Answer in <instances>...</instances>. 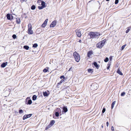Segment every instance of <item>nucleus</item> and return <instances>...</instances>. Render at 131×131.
<instances>
[{
	"mask_svg": "<svg viewBox=\"0 0 131 131\" xmlns=\"http://www.w3.org/2000/svg\"><path fill=\"white\" fill-rule=\"evenodd\" d=\"M89 35L90 37V38H99L101 34L96 32H91L89 33Z\"/></svg>",
	"mask_w": 131,
	"mask_h": 131,
	"instance_id": "nucleus-1",
	"label": "nucleus"
},
{
	"mask_svg": "<svg viewBox=\"0 0 131 131\" xmlns=\"http://www.w3.org/2000/svg\"><path fill=\"white\" fill-rule=\"evenodd\" d=\"M106 41V40L104 39L100 42L96 44V47L98 48H101L104 45Z\"/></svg>",
	"mask_w": 131,
	"mask_h": 131,
	"instance_id": "nucleus-2",
	"label": "nucleus"
},
{
	"mask_svg": "<svg viewBox=\"0 0 131 131\" xmlns=\"http://www.w3.org/2000/svg\"><path fill=\"white\" fill-rule=\"evenodd\" d=\"M73 55L75 61L77 62H79L80 59L79 54L76 52H75L73 53Z\"/></svg>",
	"mask_w": 131,
	"mask_h": 131,
	"instance_id": "nucleus-3",
	"label": "nucleus"
},
{
	"mask_svg": "<svg viewBox=\"0 0 131 131\" xmlns=\"http://www.w3.org/2000/svg\"><path fill=\"white\" fill-rule=\"evenodd\" d=\"M83 30L82 29L76 30L75 31L76 32L77 35L79 37H80L82 35V34H81V32H83Z\"/></svg>",
	"mask_w": 131,
	"mask_h": 131,
	"instance_id": "nucleus-4",
	"label": "nucleus"
},
{
	"mask_svg": "<svg viewBox=\"0 0 131 131\" xmlns=\"http://www.w3.org/2000/svg\"><path fill=\"white\" fill-rule=\"evenodd\" d=\"M93 52L92 51H89L87 53V57H86V59H89L91 56L93 54Z\"/></svg>",
	"mask_w": 131,
	"mask_h": 131,
	"instance_id": "nucleus-5",
	"label": "nucleus"
},
{
	"mask_svg": "<svg viewBox=\"0 0 131 131\" xmlns=\"http://www.w3.org/2000/svg\"><path fill=\"white\" fill-rule=\"evenodd\" d=\"M91 86H92L93 89L95 90L97 89L98 87V84H97L95 83L91 85Z\"/></svg>",
	"mask_w": 131,
	"mask_h": 131,
	"instance_id": "nucleus-6",
	"label": "nucleus"
},
{
	"mask_svg": "<svg viewBox=\"0 0 131 131\" xmlns=\"http://www.w3.org/2000/svg\"><path fill=\"white\" fill-rule=\"evenodd\" d=\"M48 19H47L45 20L44 23L41 25L42 27L44 28L47 25V22L48 21Z\"/></svg>",
	"mask_w": 131,
	"mask_h": 131,
	"instance_id": "nucleus-7",
	"label": "nucleus"
},
{
	"mask_svg": "<svg viewBox=\"0 0 131 131\" xmlns=\"http://www.w3.org/2000/svg\"><path fill=\"white\" fill-rule=\"evenodd\" d=\"M56 25V21L55 20L53 21L50 25V27H53Z\"/></svg>",
	"mask_w": 131,
	"mask_h": 131,
	"instance_id": "nucleus-8",
	"label": "nucleus"
},
{
	"mask_svg": "<svg viewBox=\"0 0 131 131\" xmlns=\"http://www.w3.org/2000/svg\"><path fill=\"white\" fill-rule=\"evenodd\" d=\"M32 28H28V33L29 34H33V31L31 30Z\"/></svg>",
	"mask_w": 131,
	"mask_h": 131,
	"instance_id": "nucleus-9",
	"label": "nucleus"
},
{
	"mask_svg": "<svg viewBox=\"0 0 131 131\" xmlns=\"http://www.w3.org/2000/svg\"><path fill=\"white\" fill-rule=\"evenodd\" d=\"M63 110L64 111L63 112L66 113L68 111V109L67 107L63 106Z\"/></svg>",
	"mask_w": 131,
	"mask_h": 131,
	"instance_id": "nucleus-10",
	"label": "nucleus"
},
{
	"mask_svg": "<svg viewBox=\"0 0 131 131\" xmlns=\"http://www.w3.org/2000/svg\"><path fill=\"white\" fill-rule=\"evenodd\" d=\"M7 65V62L6 63H2L1 66L2 67V68H4L5 67L6 65Z\"/></svg>",
	"mask_w": 131,
	"mask_h": 131,
	"instance_id": "nucleus-11",
	"label": "nucleus"
},
{
	"mask_svg": "<svg viewBox=\"0 0 131 131\" xmlns=\"http://www.w3.org/2000/svg\"><path fill=\"white\" fill-rule=\"evenodd\" d=\"M41 5L42 6L44 7V8L46 7V6L45 5V3L43 1H42L41 2Z\"/></svg>",
	"mask_w": 131,
	"mask_h": 131,
	"instance_id": "nucleus-12",
	"label": "nucleus"
},
{
	"mask_svg": "<svg viewBox=\"0 0 131 131\" xmlns=\"http://www.w3.org/2000/svg\"><path fill=\"white\" fill-rule=\"evenodd\" d=\"M94 65L97 69L99 68V66L98 65L97 63L96 62H94Z\"/></svg>",
	"mask_w": 131,
	"mask_h": 131,
	"instance_id": "nucleus-13",
	"label": "nucleus"
},
{
	"mask_svg": "<svg viewBox=\"0 0 131 131\" xmlns=\"http://www.w3.org/2000/svg\"><path fill=\"white\" fill-rule=\"evenodd\" d=\"M6 17L7 19L8 20H10V15L9 14H7L6 15Z\"/></svg>",
	"mask_w": 131,
	"mask_h": 131,
	"instance_id": "nucleus-14",
	"label": "nucleus"
},
{
	"mask_svg": "<svg viewBox=\"0 0 131 131\" xmlns=\"http://www.w3.org/2000/svg\"><path fill=\"white\" fill-rule=\"evenodd\" d=\"M117 72L118 73V74H120V75H123V73L121 72L120 71L119 69H118V70H117Z\"/></svg>",
	"mask_w": 131,
	"mask_h": 131,
	"instance_id": "nucleus-15",
	"label": "nucleus"
},
{
	"mask_svg": "<svg viewBox=\"0 0 131 131\" xmlns=\"http://www.w3.org/2000/svg\"><path fill=\"white\" fill-rule=\"evenodd\" d=\"M115 102L116 101H114L112 103L111 106V108L112 109L113 108L114 105L115 103Z\"/></svg>",
	"mask_w": 131,
	"mask_h": 131,
	"instance_id": "nucleus-16",
	"label": "nucleus"
},
{
	"mask_svg": "<svg viewBox=\"0 0 131 131\" xmlns=\"http://www.w3.org/2000/svg\"><path fill=\"white\" fill-rule=\"evenodd\" d=\"M43 95L45 96H47L48 95V94L47 92H43Z\"/></svg>",
	"mask_w": 131,
	"mask_h": 131,
	"instance_id": "nucleus-17",
	"label": "nucleus"
},
{
	"mask_svg": "<svg viewBox=\"0 0 131 131\" xmlns=\"http://www.w3.org/2000/svg\"><path fill=\"white\" fill-rule=\"evenodd\" d=\"M55 121L54 120H52L51 121L50 123V124L51 125V126L53 125L55 123Z\"/></svg>",
	"mask_w": 131,
	"mask_h": 131,
	"instance_id": "nucleus-18",
	"label": "nucleus"
},
{
	"mask_svg": "<svg viewBox=\"0 0 131 131\" xmlns=\"http://www.w3.org/2000/svg\"><path fill=\"white\" fill-rule=\"evenodd\" d=\"M37 97V96L36 95H33L32 96V100H36Z\"/></svg>",
	"mask_w": 131,
	"mask_h": 131,
	"instance_id": "nucleus-19",
	"label": "nucleus"
},
{
	"mask_svg": "<svg viewBox=\"0 0 131 131\" xmlns=\"http://www.w3.org/2000/svg\"><path fill=\"white\" fill-rule=\"evenodd\" d=\"M88 71L89 73H92L93 72V70L91 69H89L88 70Z\"/></svg>",
	"mask_w": 131,
	"mask_h": 131,
	"instance_id": "nucleus-20",
	"label": "nucleus"
},
{
	"mask_svg": "<svg viewBox=\"0 0 131 131\" xmlns=\"http://www.w3.org/2000/svg\"><path fill=\"white\" fill-rule=\"evenodd\" d=\"M23 47L24 49H25L27 50H28L29 48V47L27 46H24Z\"/></svg>",
	"mask_w": 131,
	"mask_h": 131,
	"instance_id": "nucleus-21",
	"label": "nucleus"
},
{
	"mask_svg": "<svg viewBox=\"0 0 131 131\" xmlns=\"http://www.w3.org/2000/svg\"><path fill=\"white\" fill-rule=\"evenodd\" d=\"M16 19V23L18 24H19L20 23V20L19 18H17Z\"/></svg>",
	"mask_w": 131,
	"mask_h": 131,
	"instance_id": "nucleus-22",
	"label": "nucleus"
},
{
	"mask_svg": "<svg viewBox=\"0 0 131 131\" xmlns=\"http://www.w3.org/2000/svg\"><path fill=\"white\" fill-rule=\"evenodd\" d=\"M27 115H24L23 117V120H24L26 119H27Z\"/></svg>",
	"mask_w": 131,
	"mask_h": 131,
	"instance_id": "nucleus-23",
	"label": "nucleus"
},
{
	"mask_svg": "<svg viewBox=\"0 0 131 131\" xmlns=\"http://www.w3.org/2000/svg\"><path fill=\"white\" fill-rule=\"evenodd\" d=\"M59 113L58 112H56L55 114L56 116L57 117H58L59 115Z\"/></svg>",
	"mask_w": 131,
	"mask_h": 131,
	"instance_id": "nucleus-24",
	"label": "nucleus"
},
{
	"mask_svg": "<svg viewBox=\"0 0 131 131\" xmlns=\"http://www.w3.org/2000/svg\"><path fill=\"white\" fill-rule=\"evenodd\" d=\"M36 8V7L34 5H32L31 7V8L32 10H34Z\"/></svg>",
	"mask_w": 131,
	"mask_h": 131,
	"instance_id": "nucleus-25",
	"label": "nucleus"
},
{
	"mask_svg": "<svg viewBox=\"0 0 131 131\" xmlns=\"http://www.w3.org/2000/svg\"><path fill=\"white\" fill-rule=\"evenodd\" d=\"M38 46V45L37 43L34 44L33 46V47L36 48Z\"/></svg>",
	"mask_w": 131,
	"mask_h": 131,
	"instance_id": "nucleus-26",
	"label": "nucleus"
},
{
	"mask_svg": "<svg viewBox=\"0 0 131 131\" xmlns=\"http://www.w3.org/2000/svg\"><path fill=\"white\" fill-rule=\"evenodd\" d=\"M32 103V102L31 100H29L28 101V104H31Z\"/></svg>",
	"mask_w": 131,
	"mask_h": 131,
	"instance_id": "nucleus-27",
	"label": "nucleus"
},
{
	"mask_svg": "<svg viewBox=\"0 0 131 131\" xmlns=\"http://www.w3.org/2000/svg\"><path fill=\"white\" fill-rule=\"evenodd\" d=\"M126 46V45H124L123 46H122V49H121L122 50H123L124 49V48H125V46Z\"/></svg>",
	"mask_w": 131,
	"mask_h": 131,
	"instance_id": "nucleus-28",
	"label": "nucleus"
},
{
	"mask_svg": "<svg viewBox=\"0 0 131 131\" xmlns=\"http://www.w3.org/2000/svg\"><path fill=\"white\" fill-rule=\"evenodd\" d=\"M56 111H57L58 112H59V113L61 112V109L59 108H57V109H56Z\"/></svg>",
	"mask_w": 131,
	"mask_h": 131,
	"instance_id": "nucleus-29",
	"label": "nucleus"
},
{
	"mask_svg": "<svg viewBox=\"0 0 131 131\" xmlns=\"http://www.w3.org/2000/svg\"><path fill=\"white\" fill-rule=\"evenodd\" d=\"M64 80H61L60 82H59L58 83V84H61L64 81Z\"/></svg>",
	"mask_w": 131,
	"mask_h": 131,
	"instance_id": "nucleus-30",
	"label": "nucleus"
},
{
	"mask_svg": "<svg viewBox=\"0 0 131 131\" xmlns=\"http://www.w3.org/2000/svg\"><path fill=\"white\" fill-rule=\"evenodd\" d=\"M28 28H32L31 24L30 23L28 25Z\"/></svg>",
	"mask_w": 131,
	"mask_h": 131,
	"instance_id": "nucleus-31",
	"label": "nucleus"
},
{
	"mask_svg": "<svg viewBox=\"0 0 131 131\" xmlns=\"http://www.w3.org/2000/svg\"><path fill=\"white\" fill-rule=\"evenodd\" d=\"M108 58L106 57V58L104 60V61L105 62H107L108 61Z\"/></svg>",
	"mask_w": 131,
	"mask_h": 131,
	"instance_id": "nucleus-32",
	"label": "nucleus"
},
{
	"mask_svg": "<svg viewBox=\"0 0 131 131\" xmlns=\"http://www.w3.org/2000/svg\"><path fill=\"white\" fill-rule=\"evenodd\" d=\"M12 37L13 39H15L16 38V35H15V34H14V35H13L12 36Z\"/></svg>",
	"mask_w": 131,
	"mask_h": 131,
	"instance_id": "nucleus-33",
	"label": "nucleus"
},
{
	"mask_svg": "<svg viewBox=\"0 0 131 131\" xmlns=\"http://www.w3.org/2000/svg\"><path fill=\"white\" fill-rule=\"evenodd\" d=\"M48 71V70L47 69H45L43 70V71L44 72L46 73V72H47Z\"/></svg>",
	"mask_w": 131,
	"mask_h": 131,
	"instance_id": "nucleus-34",
	"label": "nucleus"
},
{
	"mask_svg": "<svg viewBox=\"0 0 131 131\" xmlns=\"http://www.w3.org/2000/svg\"><path fill=\"white\" fill-rule=\"evenodd\" d=\"M44 7L42 6H39L38 8L39 9H41L44 8Z\"/></svg>",
	"mask_w": 131,
	"mask_h": 131,
	"instance_id": "nucleus-35",
	"label": "nucleus"
},
{
	"mask_svg": "<svg viewBox=\"0 0 131 131\" xmlns=\"http://www.w3.org/2000/svg\"><path fill=\"white\" fill-rule=\"evenodd\" d=\"M60 79H65V77L64 76L62 75L60 77Z\"/></svg>",
	"mask_w": 131,
	"mask_h": 131,
	"instance_id": "nucleus-36",
	"label": "nucleus"
},
{
	"mask_svg": "<svg viewBox=\"0 0 131 131\" xmlns=\"http://www.w3.org/2000/svg\"><path fill=\"white\" fill-rule=\"evenodd\" d=\"M19 113L21 114L23 113V111L22 110H19Z\"/></svg>",
	"mask_w": 131,
	"mask_h": 131,
	"instance_id": "nucleus-37",
	"label": "nucleus"
},
{
	"mask_svg": "<svg viewBox=\"0 0 131 131\" xmlns=\"http://www.w3.org/2000/svg\"><path fill=\"white\" fill-rule=\"evenodd\" d=\"M125 92H124L122 93L121 94V96H123L125 95Z\"/></svg>",
	"mask_w": 131,
	"mask_h": 131,
	"instance_id": "nucleus-38",
	"label": "nucleus"
},
{
	"mask_svg": "<svg viewBox=\"0 0 131 131\" xmlns=\"http://www.w3.org/2000/svg\"><path fill=\"white\" fill-rule=\"evenodd\" d=\"M32 114H30L28 115H27V118L30 117L31 116Z\"/></svg>",
	"mask_w": 131,
	"mask_h": 131,
	"instance_id": "nucleus-39",
	"label": "nucleus"
},
{
	"mask_svg": "<svg viewBox=\"0 0 131 131\" xmlns=\"http://www.w3.org/2000/svg\"><path fill=\"white\" fill-rule=\"evenodd\" d=\"M42 1L41 0H38L37 1V2L39 4H40V3H41V2Z\"/></svg>",
	"mask_w": 131,
	"mask_h": 131,
	"instance_id": "nucleus-40",
	"label": "nucleus"
},
{
	"mask_svg": "<svg viewBox=\"0 0 131 131\" xmlns=\"http://www.w3.org/2000/svg\"><path fill=\"white\" fill-rule=\"evenodd\" d=\"M118 0H115V4H116L118 3Z\"/></svg>",
	"mask_w": 131,
	"mask_h": 131,
	"instance_id": "nucleus-41",
	"label": "nucleus"
},
{
	"mask_svg": "<svg viewBox=\"0 0 131 131\" xmlns=\"http://www.w3.org/2000/svg\"><path fill=\"white\" fill-rule=\"evenodd\" d=\"M105 110H106L105 108H103L102 111V113H104L105 111Z\"/></svg>",
	"mask_w": 131,
	"mask_h": 131,
	"instance_id": "nucleus-42",
	"label": "nucleus"
},
{
	"mask_svg": "<svg viewBox=\"0 0 131 131\" xmlns=\"http://www.w3.org/2000/svg\"><path fill=\"white\" fill-rule=\"evenodd\" d=\"M111 129H112V131H114V128L112 126V127Z\"/></svg>",
	"mask_w": 131,
	"mask_h": 131,
	"instance_id": "nucleus-43",
	"label": "nucleus"
},
{
	"mask_svg": "<svg viewBox=\"0 0 131 131\" xmlns=\"http://www.w3.org/2000/svg\"><path fill=\"white\" fill-rule=\"evenodd\" d=\"M129 31V29H127L126 31V33H128Z\"/></svg>",
	"mask_w": 131,
	"mask_h": 131,
	"instance_id": "nucleus-44",
	"label": "nucleus"
},
{
	"mask_svg": "<svg viewBox=\"0 0 131 131\" xmlns=\"http://www.w3.org/2000/svg\"><path fill=\"white\" fill-rule=\"evenodd\" d=\"M27 0H21V2H26Z\"/></svg>",
	"mask_w": 131,
	"mask_h": 131,
	"instance_id": "nucleus-45",
	"label": "nucleus"
},
{
	"mask_svg": "<svg viewBox=\"0 0 131 131\" xmlns=\"http://www.w3.org/2000/svg\"><path fill=\"white\" fill-rule=\"evenodd\" d=\"M106 125L107 127H108V125H109V123L108 122H106Z\"/></svg>",
	"mask_w": 131,
	"mask_h": 131,
	"instance_id": "nucleus-46",
	"label": "nucleus"
},
{
	"mask_svg": "<svg viewBox=\"0 0 131 131\" xmlns=\"http://www.w3.org/2000/svg\"><path fill=\"white\" fill-rule=\"evenodd\" d=\"M110 66H108L107 68V69L108 70L110 68Z\"/></svg>",
	"mask_w": 131,
	"mask_h": 131,
	"instance_id": "nucleus-47",
	"label": "nucleus"
},
{
	"mask_svg": "<svg viewBox=\"0 0 131 131\" xmlns=\"http://www.w3.org/2000/svg\"><path fill=\"white\" fill-rule=\"evenodd\" d=\"M72 68V67H71V68H70L69 69V71H70L71 70V69Z\"/></svg>",
	"mask_w": 131,
	"mask_h": 131,
	"instance_id": "nucleus-48",
	"label": "nucleus"
},
{
	"mask_svg": "<svg viewBox=\"0 0 131 131\" xmlns=\"http://www.w3.org/2000/svg\"><path fill=\"white\" fill-rule=\"evenodd\" d=\"M79 42H81V40H80L79 41Z\"/></svg>",
	"mask_w": 131,
	"mask_h": 131,
	"instance_id": "nucleus-49",
	"label": "nucleus"
},
{
	"mask_svg": "<svg viewBox=\"0 0 131 131\" xmlns=\"http://www.w3.org/2000/svg\"><path fill=\"white\" fill-rule=\"evenodd\" d=\"M110 60H111L112 59V57H110Z\"/></svg>",
	"mask_w": 131,
	"mask_h": 131,
	"instance_id": "nucleus-50",
	"label": "nucleus"
},
{
	"mask_svg": "<svg viewBox=\"0 0 131 131\" xmlns=\"http://www.w3.org/2000/svg\"><path fill=\"white\" fill-rule=\"evenodd\" d=\"M39 29H37V31Z\"/></svg>",
	"mask_w": 131,
	"mask_h": 131,
	"instance_id": "nucleus-51",
	"label": "nucleus"
},
{
	"mask_svg": "<svg viewBox=\"0 0 131 131\" xmlns=\"http://www.w3.org/2000/svg\"><path fill=\"white\" fill-rule=\"evenodd\" d=\"M103 125H102V128H103Z\"/></svg>",
	"mask_w": 131,
	"mask_h": 131,
	"instance_id": "nucleus-52",
	"label": "nucleus"
},
{
	"mask_svg": "<svg viewBox=\"0 0 131 131\" xmlns=\"http://www.w3.org/2000/svg\"><path fill=\"white\" fill-rule=\"evenodd\" d=\"M110 0H106L107 1H109Z\"/></svg>",
	"mask_w": 131,
	"mask_h": 131,
	"instance_id": "nucleus-53",
	"label": "nucleus"
}]
</instances>
